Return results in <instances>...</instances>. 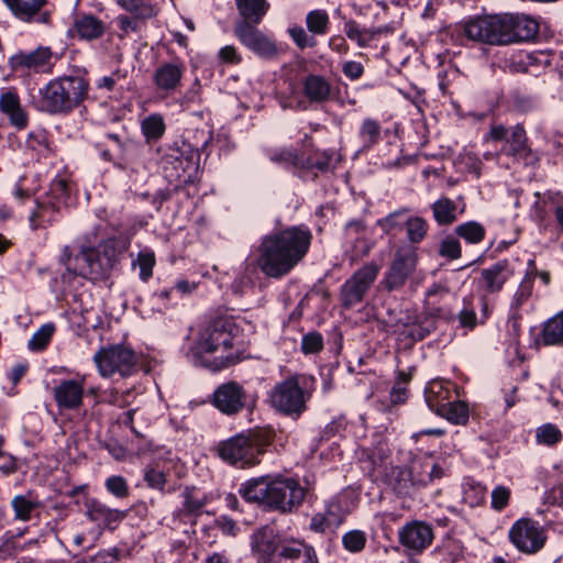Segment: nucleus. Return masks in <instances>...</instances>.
Instances as JSON below:
<instances>
[{"label":"nucleus","mask_w":563,"mask_h":563,"mask_svg":"<svg viewBox=\"0 0 563 563\" xmlns=\"http://www.w3.org/2000/svg\"><path fill=\"white\" fill-rule=\"evenodd\" d=\"M311 239L310 230L303 225L267 234L257 249L256 265L268 277L285 276L305 257Z\"/></svg>","instance_id":"f257e3e1"},{"label":"nucleus","mask_w":563,"mask_h":563,"mask_svg":"<svg viewBox=\"0 0 563 563\" xmlns=\"http://www.w3.org/2000/svg\"><path fill=\"white\" fill-rule=\"evenodd\" d=\"M234 324L228 318H217L199 330L190 354L198 365L221 371L241 360V349L235 344Z\"/></svg>","instance_id":"f03ea898"},{"label":"nucleus","mask_w":563,"mask_h":563,"mask_svg":"<svg viewBox=\"0 0 563 563\" xmlns=\"http://www.w3.org/2000/svg\"><path fill=\"white\" fill-rule=\"evenodd\" d=\"M538 29L537 21L526 15H486L467 22L465 34L474 41L501 45L529 41Z\"/></svg>","instance_id":"7ed1b4c3"},{"label":"nucleus","mask_w":563,"mask_h":563,"mask_svg":"<svg viewBox=\"0 0 563 563\" xmlns=\"http://www.w3.org/2000/svg\"><path fill=\"white\" fill-rule=\"evenodd\" d=\"M88 84L82 77H62L40 89L37 108L47 113H64L77 107L87 96Z\"/></svg>","instance_id":"20e7f679"},{"label":"nucleus","mask_w":563,"mask_h":563,"mask_svg":"<svg viewBox=\"0 0 563 563\" xmlns=\"http://www.w3.org/2000/svg\"><path fill=\"white\" fill-rule=\"evenodd\" d=\"M313 378L294 375L276 384L269 393L273 408L284 415L299 418L311 398Z\"/></svg>","instance_id":"39448f33"},{"label":"nucleus","mask_w":563,"mask_h":563,"mask_svg":"<svg viewBox=\"0 0 563 563\" xmlns=\"http://www.w3.org/2000/svg\"><path fill=\"white\" fill-rule=\"evenodd\" d=\"M269 443L271 437L267 432L252 431L221 442L218 454L223 461L243 468L258 464L260 455Z\"/></svg>","instance_id":"423d86ee"},{"label":"nucleus","mask_w":563,"mask_h":563,"mask_svg":"<svg viewBox=\"0 0 563 563\" xmlns=\"http://www.w3.org/2000/svg\"><path fill=\"white\" fill-rule=\"evenodd\" d=\"M121 253L119 242L108 239L97 247H82L75 257L74 273L89 278H102L113 268Z\"/></svg>","instance_id":"0eeeda50"},{"label":"nucleus","mask_w":563,"mask_h":563,"mask_svg":"<svg viewBox=\"0 0 563 563\" xmlns=\"http://www.w3.org/2000/svg\"><path fill=\"white\" fill-rule=\"evenodd\" d=\"M98 373L104 377L119 374L129 377L136 372L137 356L135 352L122 344H112L99 349L93 356Z\"/></svg>","instance_id":"6e6552de"},{"label":"nucleus","mask_w":563,"mask_h":563,"mask_svg":"<svg viewBox=\"0 0 563 563\" xmlns=\"http://www.w3.org/2000/svg\"><path fill=\"white\" fill-rule=\"evenodd\" d=\"M300 484L288 477H268L267 507L287 514L296 510L305 499Z\"/></svg>","instance_id":"1a4fd4ad"},{"label":"nucleus","mask_w":563,"mask_h":563,"mask_svg":"<svg viewBox=\"0 0 563 563\" xmlns=\"http://www.w3.org/2000/svg\"><path fill=\"white\" fill-rule=\"evenodd\" d=\"M257 24L247 21H238L234 25V35L251 52L265 59H273L279 55L277 44L268 35L256 27Z\"/></svg>","instance_id":"9d476101"},{"label":"nucleus","mask_w":563,"mask_h":563,"mask_svg":"<svg viewBox=\"0 0 563 563\" xmlns=\"http://www.w3.org/2000/svg\"><path fill=\"white\" fill-rule=\"evenodd\" d=\"M508 537L515 548L526 554L540 551L547 540L540 525L529 518L517 520L509 529Z\"/></svg>","instance_id":"9b49d317"},{"label":"nucleus","mask_w":563,"mask_h":563,"mask_svg":"<svg viewBox=\"0 0 563 563\" xmlns=\"http://www.w3.org/2000/svg\"><path fill=\"white\" fill-rule=\"evenodd\" d=\"M378 273L379 266L375 263L366 264L357 269L341 287L342 305L345 308H351L361 302Z\"/></svg>","instance_id":"f8f14e48"},{"label":"nucleus","mask_w":563,"mask_h":563,"mask_svg":"<svg viewBox=\"0 0 563 563\" xmlns=\"http://www.w3.org/2000/svg\"><path fill=\"white\" fill-rule=\"evenodd\" d=\"M417 265V254L410 247H400L385 274L384 285L388 290L399 289L405 285Z\"/></svg>","instance_id":"ddd939ff"},{"label":"nucleus","mask_w":563,"mask_h":563,"mask_svg":"<svg viewBox=\"0 0 563 563\" xmlns=\"http://www.w3.org/2000/svg\"><path fill=\"white\" fill-rule=\"evenodd\" d=\"M400 544L413 554L422 553L434 539L433 529L424 521L413 520L399 529Z\"/></svg>","instance_id":"4468645a"},{"label":"nucleus","mask_w":563,"mask_h":563,"mask_svg":"<svg viewBox=\"0 0 563 563\" xmlns=\"http://www.w3.org/2000/svg\"><path fill=\"white\" fill-rule=\"evenodd\" d=\"M11 13L20 21L49 24L51 12L46 9L48 0H2Z\"/></svg>","instance_id":"2eb2a0df"},{"label":"nucleus","mask_w":563,"mask_h":563,"mask_svg":"<svg viewBox=\"0 0 563 563\" xmlns=\"http://www.w3.org/2000/svg\"><path fill=\"white\" fill-rule=\"evenodd\" d=\"M246 400L244 388L236 382H228L217 387L213 393V406L228 416L240 412Z\"/></svg>","instance_id":"dca6fc26"},{"label":"nucleus","mask_w":563,"mask_h":563,"mask_svg":"<svg viewBox=\"0 0 563 563\" xmlns=\"http://www.w3.org/2000/svg\"><path fill=\"white\" fill-rule=\"evenodd\" d=\"M266 563H319L316 551L312 547L300 542L289 541L278 544Z\"/></svg>","instance_id":"f3484780"},{"label":"nucleus","mask_w":563,"mask_h":563,"mask_svg":"<svg viewBox=\"0 0 563 563\" xmlns=\"http://www.w3.org/2000/svg\"><path fill=\"white\" fill-rule=\"evenodd\" d=\"M184 73L185 65L178 59L162 63L153 74L154 85L166 95L174 92L180 86Z\"/></svg>","instance_id":"a211bd4d"},{"label":"nucleus","mask_w":563,"mask_h":563,"mask_svg":"<svg viewBox=\"0 0 563 563\" xmlns=\"http://www.w3.org/2000/svg\"><path fill=\"white\" fill-rule=\"evenodd\" d=\"M0 112L4 114L10 124L18 130H23L29 124V114L21 104L15 89L4 88L0 92Z\"/></svg>","instance_id":"6ab92c4d"},{"label":"nucleus","mask_w":563,"mask_h":563,"mask_svg":"<svg viewBox=\"0 0 563 563\" xmlns=\"http://www.w3.org/2000/svg\"><path fill=\"white\" fill-rule=\"evenodd\" d=\"M59 409L76 410L84 400V379H63L53 389Z\"/></svg>","instance_id":"aec40b11"},{"label":"nucleus","mask_w":563,"mask_h":563,"mask_svg":"<svg viewBox=\"0 0 563 563\" xmlns=\"http://www.w3.org/2000/svg\"><path fill=\"white\" fill-rule=\"evenodd\" d=\"M86 516L98 526L115 529L125 518L126 511L112 509L98 499H89L86 501Z\"/></svg>","instance_id":"412c9836"},{"label":"nucleus","mask_w":563,"mask_h":563,"mask_svg":"<svg viewBox=\"0 0 563 563\" xmlns=\"http://www.w3.org/2000/svg\"><path fill=\"white\" fill-rule=\"evenodd\" d=\"M52 52L48 47H38L30 53H19L11 57L10 65L14 70L32 69L47 71L51 66Z\"/></svg>","instance_id":"4be33fe9"},{"label":"nucleus","mask_w":563,"mask_h":563,"mask_svg":"<svg viewBox=\"0 0 563 563\" xmlns=\"http://www.w3.org/2000/svg\"><path fill=\"white\" fill-rule=\"evenodd\" d=\"M501 152L508 156L525 159L527 164L534 163L537 161V156L527 145L526 131L519 124L509 130Z\"/></svg>","instance_id":"5701e85b"},{"label":"nucleus","mask_w":563,"mask_h":563,"mask_svg":"<svg viewBox=\"0 0 563 563\" xmlns=\"http://www.w3.org/2000/svg\"><path fill=\"white\" fill-rule=\"evenodd\" d=\"M409 468L417 488L427 486L443 474L442 468L429 456L412 460Z\"/></svg>","instance_id":"b1692460"},{"label":"nucleus","mask_w":563,"mask_h":563,"mask_svg":"<svg viewBox=\"0 0 563 563\" xmlns=\"http://www.w3.org/2000/svg\"><path fill=\"white\" fill-rule=\"evenodd\" d=\"M302 91L311 103H324L331 97L332 86L323 76L310 74L302 80Z\"/></svg>","instance_id":"393cba45"},{"label":"nucleus","mask_w":563,"mask_h":563,"mask_svg":"<svg viewBox=\"0 0 563 563\" xmlns=\"http://www.w3.org/2000/svg\"><path fill=\"white\" fill-rule=\"evenodd\" d=\"M505 261L497 262L493 266L485 268L481 273V287L486 294L499 292L507 279L509 273Z\"/></svg>","instance_id":"a878e982"},{"label":"nucleus","mask_w":563,"mask_h":563,"mask_svg":"<svg viewBox=\"0 0 563 563\" xmlns=\"http://www.w3.org/2000/svg\"><path fill=\"white\" fill-rule=\"evenodd\" d=\"M536 344L544 346L563 345V310L543 322Z\"/></svg>","instance_id":"bb28decb"},{"label":"nucleus","mask_w":563,"mask_h":563,"mask_svg":"<svg viewBox=\"0 0 563 563\" xmlns=\"http://www.w3.org/2000/svg\"><path fill=\"white\" fill-rule=\"evenodd\" d=\"M73 25L78 37L85 41L97 40L106 32L104 22L92 14H77Z\"/></svg>","instance_id":"cd10ccee"},{"label":"nucleus","mask_w":563,"mask_h":563,"mask_svg":"<svg viewBox=\"0 0 563 563\" xmlns=\"http://www.w3.org/2000/svg\"><path fill=\"white\" fill-rule=\"evenodd\" d=\"M240 21L260 24L266 15L269 3L266 0H235Z\"/></svg>","instance_id":"c85d7f7f"},{"label":"nucleus","mask_w":563,"mask_h":563,"mask_svg":"<svg viewBox=\"0 0 563 563\" xmlns=\"http://www.w3.org/2000/svg\"><path fill=\"white\" fill-rule=\"evenodd\" d=\"M268 477H258L247 481L239 488L240 495L249 503L267 506Z\"/></svg>","instance_id":"c756f323"},{"label":"nucleus","mask_w":563,"mask_h":563,"mask_svg":"<svg viewBox=\"0 0 563 563\" xmlns=\"http://www.w3.org/2000/svg\"><path fill=\"white\" fill-rule=\"evenodd\" d=\"M251 547L253 551L262 554H274L277 552L276 536L271 527H262L255 530L251 537Z\"/></svg>","instance_id":"7c9ffc66"},{"label":"nucleus","mask_w":563,"mask_h":563,"mask_svg":"<svg viewBox=\"0 0 563 563\" xmlns=\"http://www.w3.org/2000/svg\"><path fill=\"white\" fill-rule=\"evenodd\" d=\"M184 504L179 510L184 516H198L207 504V496L195 487H186L183 492Z\"/></svg>","instance_id":"2f4dec72"},{"label":"nucleus","mask_w":563,"mask_h":563,"mask_svg":"<svg viewBox=\"0 0 563 563\" xmlns=\"http://www.w3.org/2000/svg\"><path fill=\"white\" fill-rule=\"evenodd\" d=\"M450 390L441 382H431L424 390V398L430 410L435 413L440 411V407L450 401Z\"/></svg>","instance_id":"473e14b6"},{"label":"nucleus","mask_w":563,"mask_h":563,"mask_svg":"<svg viewBox=\"0 0 563 563\" xmlns=\"http://www.w3.org/2000/svg\"><path fill=\"white\" fill-rule=\"evenodd\" d=\"M59 207L52 199L46 198L42 201H36V208L30 214V223L33 229H36L44 222L54 220V213L59 210Z\"/></svg>","instance_id":"72a5a7b5"},{"label":"nucleus","mask_w":563,"mask_h":563,"mask_svg":"<svg viewBox=\"0 0 563 563\" xmlns=\"http://www.w3.org/2000/svg\"><path fill=\"white\" fill-rule=\"evenodd\" d=\"M530 269L527 272L525 278L519 285L514 295L511 308L518 310L530 297L533 289V282L536 278V265L533 261H529Z\"/></svg>","instance_id":"f704fd0d"},{"label":"nucleus","mask_w":563,"mask_h":563,"mask_svg":"<svg viewBox=\"0 0 563 563\" xmlns=\"http://www.w3.org/2000/svg\"><path fill=\"white\" fill-rule=\"evenodd\" d=\"M457 206L451 199L443 197L432 205L434 220L440 225H448L456 220Z\"/></svg>","instance_id":"c9c22d12"},{"label":"nucleus","mask_w":563,"mask_h":563,"mask_svg":"<svg viewBox=\"0 0 563 563\" xmlns=\"http://www.w3.org/2000/svg\"><path fill=\"white\" fill-rule=\"evenodd\" d=\"M437 415L448 419L449 421L460 424L465 423L468 419V408L462 401H449L444 406L440 407V411Z\"/></svg>","instance_id":"e433bc0d"},{"label":"nucleus","mask_w":563,"mask_h":563,"mask_svg":"<svg viewBox=\"0 0 563 563\" xmlns=\"http://www.w3.org/2000/svg\"><path fill=\"white\" fill-rule=\"evenodd\" d=\"M455 233L467 243L477 244L484 240L486 231L481 223L476 221H468L457 225L455 228Z\"/></svg>","instance_id":"4c0bfd02"},{"label":"nucleus","mask_w":563,"mask_h":563,"mask_svg":"<svg viewBox=\"0 0 563 563\" xmlns=\"http://www.w3.org/2000/svg\"><path fill=\"white\" fill-rule=\"evenodd\" d=\"M358 136L363 147L371 148L380 140V124L374 119H365L361 124Z\"/></svg>","instance_id":"58836bf2"},{"label":"nucleus","mask_w":563,"mask_h":563,"mask_svg":"<svg viewBox=\"0 0 563 563\" xmlns=\"http://www.w3.org/2000/svg\"><path fill=\"white\" fill-rule=\"evenodd\" d=\"M11 506L16 519L27 521L31 519L32 511L40 506V503L30 495H18L12 499Z\"/></svg>","instance_id":"ea45409f"},{"label":"nucleus","mask_w":563,"mask_h":563,"mask_svg":"<svg viewBox=\"0 0 563 563\" xmlns=\"http://www.w3.org/2000/svg\"><path fill=\"white\" fill-rule=\"evenodd\" d=\"M118 4L136 19H150L156 14L154 8L143 0H118Z\"/></svg>","instance_id":"a19ab883"},{"label":"nucleus","mask_w":563,"mask_h":563,"mask_svg":"<svg viewBox=\"0 0 563 563\" xmlns=\"http://www.w3.org/2000/svg\"><path fill=\"white\" fill-rule=\"evenodd\" d=\"M405 227L407 238L411 243H420L428 232V223L420 217L408 218L405 221Z\"/></svg>","instance_id":"79ce46f5"},{"label":"nucleus","mask_w":563,"mask_h":563,"mask_svg":"<svg viewBox=\"0 0 563 563\" xmlns=\"http://www.w3.org/2000/svg\"><path fill=\"white\" fill-rule=\"evenodd\" d=\"M536 439L539 444L553 446L562 440V432L555 424L544 423L536 430Z\"/></svg>","instance_id":"37998d69"},{"label":"nucleus","mask_w":563,"mask_h":563,"mask_svg":"<svg viewBox=\"0 0 563 563\" xmlns=\"http://www.w3.org/2000/svg\"><path fill=\"white\" fill-rule=\"evenodd\" d=\"M306 24L311 33L325 34L329 26V15L324 10L310 11L306 18Z\"/></svg>","instance_id":"c03bdc74"},{"label":"nucleus","mask_w":563,"mask_h":563,"mask_svg":"<svg viewBox=\"0 0 563 563\" xmlns=\"http://www.w3.org/2000/svg\"><path fill=\"white\" fill-rule=\"evenodd\" d=\"M394 489L398 495H409L412 489H418L413 483L412 474L408 467L397 468L395 473Z\"/></svg>","instance_id":"a18cd8bd"},{"label":"nucleus","mask_w":563,"mask_h":563,"mask_svg":"<svg viewBox=\"0 0 563 563\" xmlns=\"http://www.w3.org/2000/svg\"><path fill=\"white\" fill-rule=\"evenodd\" d=\"M142 131L147 140H157L165 132L163 118L158 114H152L143 120Z\"/></svg>","instance_id":"49530a36"},{"label":"nucleus","mask_w":563,"mask_h":563,"mask_svg":"<svg viewBox=\"0 0 563 563\" xmlns=\"http://www.w3.org/2000/svg\"><path fill=\"white\" fill-rule=\"evenodd\" d=\"M366 541V533L357 529L347 531L342 537L344 549L352 553L361 552L365 548Z\"/></svg>","instance_id":"de8ad7c7"},{"label":"nucleus","mask_w":563,"mask_h":563,"mask_svg":"<svg viewBox=\"0 0 563 563\" xmlns=\"http://www.w3.org/2000/svg\"><path fill=\"white\" fill-rule=\"evenodd\" d=\"M55 327L51 323L42 325L30 339L29 349L32 351H41L46 347L51 341Z\"/></svg>","instance_id":"09e8293b"},{"label":"nucleus","mask_w":563,"mask_h":563,"mask_svg":"<svg viewBox=\"0 0 563 563\" xmlns=\"http://www.w3.org/2000/svg\"><path fill=\"white\" fill-rule=\"evenodd\" d=\"M410 375L400 372L390 390V400L393 404H404L407 399V384L410 380Z\"/></svg>","instance_id":"8fccbe9b"},{"label":"nucleus","mask_w":563,"mask_h":563,"mask_svg":"<svg viewBox=\"0 0 563 563\" xmlns=\"http://www.w3.org/2000/svg\"><path fill=\"white\" fill-rule=\"evenodd\" d=\"M322 515L329 520V523L336 529L345 519V511L336 500H330Z\"/></svg>","instance_id":"3c124183"},{"label":"nucleus","mask_w":563,"mask_h":563,"mask_svg":"<svg viewBox=\"0 0 563 563\" xmlns=\"http://www.w3.org/2000/svg\"><path fill=\"white\" fill-rule=\"evenodd\" d=\"M107 490L117 498H125L129 495V486L124 477L112 475L104 482Z\"/></svg>","instance_id":"603ef678"},{"label":"nucleus","mask_w":563,"mask_h":563,"mask_svg":"<svg viewBox=\"0 0 563 563\" xmlns=\"http://www.w3.org/2000/svg\"><path fill=\"white\" fill-rule=\"evenodd\" d=\"M68 196L69 188L67 181L63 178H55L51 183L49 195L47 198L52 199L53 201H55V203L60 206L62 203L66 202Z\"/></svg>","instance_id":"864d4df0"},{"label":"nucleus","mask_w":563,"mask_h":563,"mask_svg":"<svg viewBox=\"0 0 563 563\" xmlns=\"http://www.w3.org/2000/svg\"><path fill=\"white\" fill-rule=\"evenodd\" d=\"M331 156L327 153L316 154L313 157L301 161V169L325 172L329 169Z\"/></svg>","instance_id":"5fc2aeb1"},{"label":"nucleus","mask_w":563,"mask_h":563,"mask_svg":"<svg viewBox=\"0 0 563 563\" xmlns=\"http://www.w3.org/2000/svg\"><path fill=\"white\" fill-rule=\"evenodd\" d=\"M271 159L275 163L284 164L285 166H291L294 168L301 167V161L296 152L291 150H280L277 153L271 155Z\"/></svg>","instance_id":"6e6d98bb"},{"label":"nucleus","mask_w":563,"mask_h":563,"mask_svg":"<svg viewBox=\"0 0 563 563\" xmlns=\"http://www.w3.org/2000/svg\"><path fill=\"white\" fill-rule=\"evenodd\" d=\"M510 489L506 486L498 485L492 492V508L501 511L509 503Z\"/></svg>","instance_id":"4d7b16f0"},{"label":"nucleus","mask_w":563,"mask_h":563,"mask_svg":"<svg viewBox=\"0 0 563 563\" xmlns=\"http://www.w3.org/2000/svg\"><path fill=\"white\" fill-rule=\"evenodd\" d=\"M439 253L441 256L449 257L451 260H456L461 256V245L460 242L452 238H445L439 249Z\"/></svg>","instance_id":"13d9d810"},{"label":"nucleus","mask_w":563,"mask_h":563,"mask_svg":"<svg viewBox=\"0 0 563 563\" xmlns=\"http://www.w3.org/2000/svg\"><path fill=\"white\" fill-rule=\"evenodd\" d=\"M323 347L322 335L318 332H310L303 335L301 349L303 353H317Z\"/></svg>","instance_id":"bf43d9fd"},{"label":"nucleus","mask_w":563,"mask_h":563,"mask_svg":"<svg viewBox=\"0 0 563 563\" xmlns=\"http://www.w3.org/2000/svg\"><path fill=\"white\" fill-rule=\"evenodd\" d=\"M408 212V209H400L389 213L387 217L377 221V224L387 233L391 230L401 228L405 222L399 221V218Z\"/></svg>","instance_id":"052dcab7"},{"label":"nucleus","mask_w":563,"mask_h":563,"mask_svg":"<svg viewBox=\"0 0 563 563\" xmlns=\"http://www.w3.org/2000/svg\"><path fill=\"white\" fill-rule=\"evenodd\" d=\"M290 37L299 48H306L313 46L314 41L308 36L306 31L301 26H295L288 30Z\"/></svg>","instance_id":"680f3d73"},{"label":"nucleus","mask_w":563,"mask_h":563,"mask_svg":"<svg viewBox=\"0 0 563 563\" xmlns=\"http://www.w3.org/2000/svg\"><path fill=\"white\" fill-rule=\"evenodd\" d=\"M165 163L166 164H170L174 166V169H175V173L172 174L170 176H175L177 178L181 177L183 173L186 172V169L188 168L189 166V161L187 159H181L179 156H178V152H174V154H169L165 157Z\"/></svg>","instance_id":"e2e57ef3"},{"label":"nucleus","mask_w":563,"mask_h":563,"mask_svg":"<svg viewBox=\"0 0 563 563\" xmlns=\"http://www.w3.org/2000/svg\"><path fill=\"white\" fill-rule=\"evenodd\" d=\"M144 478L152 488L163 489L166 483L165 475L162 471L150 468L145 472Z\"/></svg>","instance_id":"0e129e2a"},{"label":"nucleus","mask_w":563,"mask_h":563,"mask_svg":"<svg viewBox=\"0 0 563 563\" xmlns=\"http://www.w3.org/2000/svg\"><path fill=\"white\" fill-rule=\"evenodd\" d=\"M137 262L140 265V276L142 279L146 280L152 275L155 263L154 255L141 253L137 257Z\"/></svg>","instance_id":"69168bd1"},{"label":"nucleus","mask_w":563,"mask_h":563,"mask_svg":"<svg viewBox=\"0 0 563 563\" xmlns=\"http://www.w3.org/2000/svg\"><path fill=\"white\" fill-rule=\"evenodd\" d=\"M309 528L317 533H324L328 530L334 529L329 523V520H327V518L322 515V512H317L312 516Z\"/></svg>","instance_id":"338daca9"},{"label":"nucleus","mask_w":563,"mask_h":563,"mask_svg":"<svg viewBox=\"0 0 563 563\" xmlns=\"http://www.w3.org/2000/svg\"><path fill=\"white\" fill-rule=\"evenodd\" d=\"M342 71L351 80H356L362 77L364 67L360 62L347 60L342 65Z\"/></svg>","instance_id":"774afa93"}]
</instances>
